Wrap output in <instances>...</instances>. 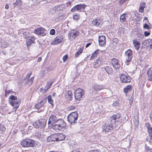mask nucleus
<instances>
[{"label": "nucleus", "instance_id": "obj_21", "mask_svg": "<svg viewBox=\"0 0 152 152\" xmlns=\"http://www.w3.org/2000/svg\"><path fill=\"white\" fill-rule=\"evenodd\" d=\"M133 44L135 48L137 50H138L140 46V42L136 39H134L133 40Z\"/></svg>", "mask_w": 152, "mask_h": 152}, {"label": "nucleus", "instance_id": "obj_24", "mask_svg": "<svg viewBox=\"0 0 152 152\" xmlns=\"http://www.w3.org/2000/svg\"><path fill=\"white\" fill-rule=\"evenodd\" d=\"M46 100L44 99V100H42L39 102L35 105V107L37 109H39L44 104Z\"/></svg>", "mask_w": 152, "mask_h": 152}, {"label": "nucleus", "instance_id": "obj_19", "mask_svg": "<svg viewBox=\"0 0 152 152\" xmlns=\"http://www.w3.org/2000/svg\"><path fill=\"white\" fill-rule=\"evenodd\" d=\"M78 35V33L76 31H73L68 34V36L71 39H74Z\"/></svg>", "mask_w": 152, "mask_h": 152}, {"label": "nucleus", "instance_id": "obj_15", "mask_svg": "<svg viewBox=\"0 0 152 152\" xmlns=\"http://www.w3.org/2000/svg\"><path fill=\"white\" fill-rule=\"evenodd\" d=\"M45 31V28H39L34 30V33L37 35H42V36L45 34L44 31Z\"/></svg>", "mask_w": 152, "mask_h": 152}, {"label": "nucleus", "instance_id": "obj_30", "mask_svg": "<svg viewBox=\"0 0 152 152\" xmlns=\"http://www.w3.org/2000/svg\"><path fill=\"white\" fill-rule=\"evenodd\" d=\"M147 74L149 78V80L151 81L152 80V67L149 69L147 71Z\"/></svg>", "mask_w": 152, "mask_h": 152}, {"label": "nucleus", "instance_id": "obj_41", "mask_svg": "<svg viewBox=\"0 0 152 152\" xmlns=\"http://www.w3.org/2000/svg\"><path fill=\"white\" fill-rule=\"evenodd\" d=\"M6 129V128L5 127L4 125L0 123V132H4Z\"/></svg>", "mask_w": 152, "mask_h": 152}, {"label": "nucleus", "instance_id": "obj_60", "mask_svg": "<svg viewBox=\"0 0 152 152\" xmlns=\"http://www.w3.org/2000/svg\"><path fill=\"white\" fill-rule=\"evenodd\" d=\"M146 149H147L148 152L152 148H150V147H149L148 146H147L146 147Z\"/></svg>", "mask_w": 152, "mask_h": 152}, {"label": "nucleus", "instance_id": "obj_64", "mask_svg": "<svg viewBox=\"0 0 152 152\" xmlns=\"http://www.w3.org/2000/svg\"><path fill=\"white\" fill-rule=\"evenodd\" d=\"M89 152H99V151L97 150H94L91 151Z\"/></svg>", "mask_w": 152, "mask_h": 152}, {"label": "nucleus", "instance_id": "obj_2", "mask_svg": "<svg viewBox=\"0 0 152 152\" xmlns=\"http://www.w3.org/2000/svg\"><path fill=\"white\" fill-rule=\"evenodd\" d=\"M35 141L29 138L23 140L21 142V145L24 147H33L35 145Z\"/></svg>", "mask_w": 152, "mask_h": 152}, {"label": "nucleus", "instance_id": "obj_16", "mask_svg": "<svg viewBox=\"0 0 152 152\" xmlns=\"http://www.w3.org/2000/svg\"><path fill=\"white\" fill-rule=\"evenodd\" d=\"M102 128L104 132H108L112 129V125L111 124H105L103 126Z\"/></svg>", "mask_w": 152, "mask_h": 152}, {"label": "nucleus", "instance_id": "obj_40", "mask_svg": "<svg viewBox=\"0 0 152 152\" xmlns=\"http://www.w3.org/2000/svg\"><path fill=\"white\" fill-rule=\"evenodd\" d=\"M22 4V2L20 0H16V2L13 3V5L14 7L16 6H20Z\"/></svg>", "mask_w": 152, "mask_h": 152}, {"label": "nucleus", "instance_id": "obj_36", "mask_svg": "<svg viewBox=\"0 0 152 152\" xmlns=\"http://www.w3.org/2000/svg\"><path fill=\"white\" fill-rule=\"evenodd\" d=\"M150 39H148L144 41L142 43L143 46H145L146 47L149 46Z\"/></svg>", "mask_w": 152, "mask_h": 152}, {"label": "nucleus", "instance_id": "obj_7", "mask_svg": "<svg viewBox=\"0 0 152 152\" xmlns=\"http://www.w3.org/2000/svg\"><path fill=\"white\" fill-rule=\"evenodd\" d=\"M86 6V5L84 4H78L71 9V11L72 12H75L77 11H79L80 10H84V8Z\"/></svg>", "mask_w": 152, "mask_h": 152}, {"label": "nucleus", "instance_id": "obj_17", "mask_svg": "<svg viewBox=\"0 0 152 152\" xmlns=\"http://www.w3.org/2000/svg\"><path fill=\"white\" fill-rule=\"evenodd\" d=\"M25 38H27L26 44L27 46H29L32 43H33L35 40V38L33 36L28 37L26 35L25 36Z\"/></svg>", "mask_w": 152, "mask_h": 152}, {"label": "nucleus", "instance_id": "obj_20", "mask_svg": "<svg viewBox=\"0 0 152 152\" xmlns=\"http://www.w3.org/2000/svg\"><path fill=\"white\" fill-rule=\"evenodd\" d=\"M134 125L135 128H137L139 125L138 115H135L134 117Z\"/></svg>", "mask_w": 152, "mask_h": 152}, {"label": "nucleus", "instance_id": "obj_63", "mask_svg": "<svg viewBox=\"0 0 152 152\" xmlns=\"http://www.w3.org/2000/svg\"><path fill=\"white\" fill-rule=\"evenodd\" d=\"M42 58L41 57H40L38 58L37 60L38 62H40L42 60Z\"/></svg>", "mask_w": 152, "mask_h": 152}, {"label": "nucleus", "instance_id": "obj_44", "mask_svg": "<svg viewBox=\"0 0 152 152\" xmlns=\"http://www.w3.org/2000/svg\"><path fill=\"white\" fill-rule=\"evenodd\" d=\"M48 102L52 105L53 104V101L52 98V96L50 95L48 96Z\"/></svg>", "mask_w": 152, "mask_h": 152}, {"label": "nucleus", "instance_id": "obj_9", "mask_svg": "<svg viewBox=\"0 0 152 152\" xmlns=\"http://www.w3.org/2000/svg\"><path fill=\"white\" fill-rule=\"evenodd\" d=\"M78 115H69L67 116V120L71 124L75 123L77 120Z\"/></svg>", "mask_w": 152, "mask_h": 152}, {"label": "nucleus", "instance_id": "obj_14", "mask_svg": "<svg viewBox=\"0 0 152 152\" xmlns=\"http://www.w3.org/2000/svg\"><path fill=\"white\" fill-rule=\"evenodd\" d=\"M99 45L102 46H103L106 44V38L103 35L99 37Z\"/></svg>", "mask_w": 152, "mask_h": 152}, {"label": "nucleus", "instance_id": "obj_34", "mask_svg": "<svg viewBox=\"0 0 152 152\" xmlns=\"http://www.w3.org/2000/svg\"><path fill=\"white\" fill-rule=\"evenodd\" d=\"M1 47L2 48H6L8 45V43L4 40H1Z\"/></svg>", "mask_w": 152, "mask_h": 152}, {"label": "nucleus", "instance_id": "obj_47", "mask_svg": "<svg viewBox=\"0 0 152 152\" xmlns=\"http://www.w3.org/2000/svg\"><path fill=\"white\" fill-rule=\"evenodd\" d=\"M12 92L11 90H9L8 91H7L6 89L5 90V96H7L8 95L10 94Z\"/></svg>", "mask_w": 152, "mask_h": 152}, {"label": "nucleus", "instance_id": "obj_18", "mask_svg": "<svg viewBox=\"0 0 152 152\" xmlns=\"http://www.w3.org/2000/svg\"><path fill=\"white\" fill-rule=\"evenodd\" d=\"M102 71L103 72H106L107 73L108 75L111 74L113 72V69L110 66H105L102 68Z\"/></svg>", "mask_w": 152, "mask_h": 152}, {"label": "nucleus", "instance_id": "obj_48", "mask_svg": "<svg viewBox=\"0 0 152 152\" xmlns=\"http://www.w3.org/2000/svg\"><path fill=\"white\" fill-rule=\"evenodd\" d=\"M50 34L51 35H54L55 34V30L54 29H52L50 30Z\"/></svg>", "mask_w": 152, "mask_h": 152}, {"label": "nucleus", "instance_id": "obj_31", "mask_svg": "<svg viewBox=\"0 0 152 152\" xmlns=\"http://www.w3.org/2000/svg\"><path fill=\"white\" fill-rule=\"evenodd\" d=\"M101 23V20L99 18L94 19L92 21L93 24L96 26H98Z\"/></svg>", "mask_w": 152, "mask_h": 152}, {"label": "nucleus", "instance_id": "obj_39", "mask_svg": "<svg viewBox=\"0 0 152 152\" xmlns=\"http://www.w3.org/2000/svg\"><path fill=\"white\" fill-rule=\"evenodd\" d=\"M56 134H54L50 135L52 141H57V136Z\"/></svg>", "mask_w": 152, "mask_h": 152}, {"label": "nucleus", "instance_id": "obj_25", "mask_svg": "<svg viewBox=\"0 0 152 152\" xmlns=\"http://www.w3.org/2000/svg\"><path fill=\"white\" fill-rule=\"evenodd\" d=\"M94 89L96 91H100L104 88V86L102 85H98L96 84L92 86Z\"/></svg>", "mask_w": 152, "mask_h": 152}, {"label": "nucleus", "instance_id": "obj_53", "mask_svg": "<svg viewBox=\"0 0 152 152\" xmlns=\"http://www.w3.org/2000/svg\"><path fill=\"white\" fill-rule=\"evenodd\" d=\"M149 46L151 48H152V39H150Z\"/></svg>", "mask_w": 152, "mask_h": 152}, {"label": "nucleus", "instance_id": "obj_45", "mask_svg": "<svg viewBox=\"0 0 152 152\" xmlns=\"http://www.w3.org/2000/svg\"><path fill=\"white\" fill-rule=\"evenodd\" d=\"M119 105V102L117 101H114L113 105L115 107L118 106Z\"/></svg>", "mask_w": 152, "mask_h": 152}, {"label": "nucleus", "instance_id": "obj_38", "mask_svg": "<svg viewBox=\"0 0 152 152\" xmlns=\"http://www.w3.org/2000/svg\"><path fill=\"white\" fill-rule=\"evenodd\" d=\"M148 130L151 138L150 141L152 142V128H148Z\"/></svg>", "mask_w": 152, "mask_h": 152}, {"label": "nucleus", "instance_id": "obj_13", "mask_svg": "<svg viewBox=\"0 0 152 152\" xmlns=\"http://www.w3.org/2000/svg\"><path fill=\"white\" fill-rule=\"evenodd\" d=\"M53 83V81H50L47 82V83L45 86L44 88H41L40 89V91L41 92L44 93L51 87Z\"/></svg>", "mask_w": 152, "mask_h": 152}, {"label": "nucleus", "instance_id": "obj_46", "mask_svg": "<svg viewBox=\"0 0 152 152\" xmlns=\"http://www.w3.org/2000/svg\"><path fill=\"white\" fill-rule=\"evenodd\" d=\"M79 15L76 14L73 15V18L75 20H78L79 19Z\"/></svg>", "mask_w": 152, "mask_h": 152}, {"label": "nucleus", "instance_id": "obj_28", "mask_svg": "<svg viewBox=\"0 0 152 152\" xmlns=\"http://www.w3.org/2000/svg\"><path fill=\"white\" fill-rule=\"evenodd\" d=\"M145 5V2H141L140 3L139 10L140 12L142 13L144 12V8L146 7Z\"/></svg>", "mask_w": 152, "mask_h": 152}, {"label": "nucleus", "instance_id": "obj_29", "mask_svg": "<svg viewBox=\"0 0 152 152\" xmlns=\"http://www.w3.org/2000/svg\"><path fill=\"white\" fill-rule=\"evenodd\" d=\"M118 40L116 38L113 39L112 41V46H113V48L115 49L116 48V46L117 44L118 43Z\"/></svg>", "mask_w": 152, "mask_h": 152}, {"label": "nucleus", "instance_id": "obj_3", "mask_svg": "<svg viewBox=\"0 0 152 152\" xmlns=\"http://www.w3.org/2000/svg\"><path fill=\"white\" fill-rule=\"evenodd\" d=\"M46 121L44 119H40L33 124V125L36 128L42 129L46 126Z\"/></svg>", "mask_w": 152, "mask_h": 152}, {"label": "nucleus", "instance_id": "obj_43", "mask_svg": "<svg viewBox=\"0 0 152 152\" xmlns=\"http://www.w3.org/2000/svg\"><path fill=\"white\" fill-rule=\"evenodd\" d=\"M83 51V49L82 48H80L78 51L75 54V56L78 57L80 54L82 53Z\"/></svg>", "mask_w": 152, "mask_h": 152}, {"label": "nucleus", "instance_id": "obj_8", "mask_svg": "<svg viewBox=\"0 0 152 152\" xmlns=\"http://www.w3.org/2000/svg\"><path fill=\"white\" fill-rule=\"evenodd\" d=\"M120 78L121 81L123 83H128L131 81L130 77L124 74H121Z\"/></svg>", "mask_w": 152, "mask_h": 152}, {"label": "nucleus", "instance_id": "obj_42", "mask_svg": "<svg viewBox=\"0 0 152 152\" xmlns=\"http://www.w3.org/2000/svg\"><path fill=\"white\" fill-rule=\"evenodd\" d=\"M34 78V77H32L29 80L27 79L28 80L26 84L29 86L31 85L32 83Z\"/></svg>", "mask_w": 152, "mask_h": 152}, {"label": "nucleus", "instance_id": "obj_56", "mask_svg": "<svg viewBox=\"0 0 152 152\" xmlns=\"http://www.w3.org/2000/svg\"><path fill=\"white\" fill-rule=\"evenodd\" d=\"M146 126L148 128V129L151 127L150 126V124L148 123H147L146 124Z\"/></svg>", "mask_w": 152, "mask_h": 152}, {"label": "nucleus", "instance_id": "obj_52", "mask_svg": "<svg viewBox=\"0 0 152 152\" xmlns=\"http://www.w3.org/2000/svg\"><path fill=\"white\" fill-rule=\"evenodd\" d=\"M144 34L145 36L147 37L150 35V32H148L147 31H145L144 32Z\"/></svg>", "mask_w": 152, "mask_h": 152}, {"label": "nucleus", "instance_id": "obj_4", "mask_svg": "<svg viewBox=\"0 0 152 152\" xmlns=\"http://www.w3.org/2000/svg\"><path fill=\"white\" fill-rule=\"evenodd\" d=\"M9 99H11L10 102V103L12 107L16 109L18 107L19 105V103L20 102L17 99V98L16 96H15L13 95H11L9 97Z\"/></svg>", "mask_w": 152, "mask_h": 152}, {"label": "nucleus", "instance_id": "obj_27", "mask_svg": "<svg viewBox=\"0 0 152 152\" xmlns=\"http://www.w3.org/2000/svg\"><path fill=\"white\" fill-rule=\"evenodd\" d=\"M57 136V141H60L64 140L65 138V135L62 133L56 134Z\"/></svg>", "mask_w": 152, "mask_h": 152}, {"label": "nucleus", "instance_id": "obj_5", "mask_svg": "<svg viewBox=\"0 0 152 152\" xmlns=\"http://www.w3.org/2000/svg\"><path fill=\"white\" fill-rule=\"evenodd\" d=\"M84 91L83 89L80 88L77 89L75 92V97L78 100H82L84 97Z\"/></svg>", "mask_w": 152, "mask_h": 152}, {"label": "nucleus", "instance_id": "obj_54", "mask_svg": "<svg viewBox=\"0 0 152 152\" xmlns=\"http://www.w3.org/2000/svg\"><path fill=\"white\" fill-rule=\"evenodd\" d=\"M127 0H119V2L120 4H122L125 1Z\"/></svg>", "mask_w": 152, "mask_h": 152}, {"label": "nucleus", "instance_id": "obj_32", "mask_svg": "<svg viewBox=\"0 0 152 152\" xmlns=\"http://www.w3.org/2000/svg\"><path fill=\"white\" fill-rule=\"evenodd\" d=\"M99 53V50H97L94 52L92 54V55L90 58V60H93L94 58L97 56V55Z\"/></svg>", "mask_w": 152, "mask_h": 152}, {"label": "nucleus", "instance_id": "obj_62", "mask_svg": "<svg viewBox=\"0 0 152 152\" xmlns=\"http://www.w3.org/2000/svg\"><path fill=\"white\" fill-rule=\"evenodd\" d=\"M144 20H147L148 22V18L147 17H144Z\"/></svg>", "mask_w": 152, "mask_h": 152}, {"label": "nucleus", "instance_id": "obj_35", "mask_svg": "<svg viewBox=\"0 0 152 152\" xmlns=\"http://www.w3.org/2000/svg\"><path fill=\"white\" fill-rule=\"evenodd\" d=\"M120 115H114L112 116L113 119L118 121L120 120Z\"/></svg>", "mask_w": 152, "mask_h": 152}, {"label": "nucleus", "instance_id": "obj_22", "mask_svg": "<svg viewBox=\"0 0 152 152\" xmlns=\"http://www.w3.org/2000/svg\"><path fill=\"white\" fill-rule=\"evenodd\" d=\"M58 120L57 119L56 117L54 115H52L49 118L48 123L50 124L51 123H53L54 124V123H56Z\"/></svg>", "mask_w": 152, "mask_h": 152}, {"label": "nucleus", "instance_id": "obj_6", "mask_svg": "<svg viewBox=\"0 0 152 152\" xmlns=\"http://www.w3.org/2000/svg\"><path fill=\"white\" fill-rule=\"evenodd\" d=\"M132 57V51L130 49L127 50L125 53L124 57L125 60V62H131Z\"/></svg>", "mask_w": 152, "mask_h": 152}, {"label": "nucleus", "instance_id": "obj_33", "mask_svg": "<svg viewBox=\"0 0 152 152\" xmlns=\"http://www.w3.org/2000/svg\"><path fill=\"white\" fill-rule=\"evenodd\" d=\"M132 86L131 85H129L127 86L124 89V91L126 94H127L129 91L131 90Z\"/></svg>", "mask_w": 152, "mask_h": 152}, {"label": "nucleus", "instance_id": "obj_57", "mask_svg": "<svg viewBox=\"0 0 152 152\" xmlns=\"http://www.w3.org/2000/svg\"><path fill=\"white\" fill-rule=\"evenodd\" d=\"M31 73H30L28 74V75L26 76V79H28L29 77H30Z\"/></svg>", "mask_w": 152, "mask_h": 152}, {"label": "nucleus", "instance_id": "obj_12", "mask_svg": "<svg viewBox=\"0 0 152 152\" xmlns=\"http://www.w3.org/2000/svg\"><path fill=\"white\" fill-rule=\"evenodd\" d=\"M112 64L116 69H119L120 67V64L118 60L116 58H113L111 61Z\"/></svg>", "mask_w": 152, "mask_h": 152}, {"label": "nucleus", "instance_id": "obj_50", "mask_svg": "<svg viewBox=\"0 0 152 152\" xmlns=\"http://www.w3.org/2000/svg\"><path fill=\"white\" fill-rule=\"evenodd\" d=\"M40 74L42 77H43L45 75V72L44 70L40 72Z\"/></svg>", "mask_w": 152, "mask_h": 152}, {"label": "nucleus", "instance_id": "obj_55", "mask_svg": "<svg viewBox=\"0 0 152 152\" xmlns=\"http://www.w3.org/2000/svg\"><path fill=\"white\" fill-rule=\"evenodd\" d=\"M47 141L48 142H50V141H52L50 136L48 137L47 138Z\"/></svg>", "mask_w": 152, "mask_h": 152}, {"label": "nucleus", "instance_id": "obj_61", "mask_svg": "<svg viewBox=\"0 0 152 152\" xmlns=\"http://www.w3.org/2000/svg\"><path fill=\"white\" fill-rule=\"evenodd\" d=\"M133 100V98H130V102H129L130 104H131L132 103Z\"/></svg>", "mask_w": 152, "mask_h": 152}, {"label": "nucleus", "instance_id": "obj_59", "mask_svg": "<svg viewBox=\"0 0 152 152\" xmlns=\"http://www.w3.org/2000/svg\"><path fill=\"white\" fill-rule=\"evenodd\" d=\"M138 34H137V35H138ZM139 36H138V37H140L141 38H142L144 37V36L141 34H139Z\"/></svg>", "mask_w": 152, "mask_h": 152}, {"label": "nucleus", "instance_id": "obj_26", "mask_svg": "<svg viewBox=\"0 0 152 152\" xmlns=\"http://www.w3.org/2000/svg\"><path fill=\"white\" fill-rule=\"evenodd\" d=\"M72 93L71 91L69 90L65 93V97L68 100H70L72 96Z\"/></svg>", "mask_w": 152, "mask_h": 152}, {"label": "nucleus", "instance_id": "obj_51", "mask_svg": "<svg viewBox=\"0 0 152 152\" xmlns=\"http://www.w3.org/2000/svg\"><path fill=\"white\" fill-rule=\"evenodd\" d=\"M67 58L68 56L66 55L63 57L62 59L64 62L67 60Z\"/></svg>", "mask_w": 152, "mask_h": 152}, {"label": "nucleus", "instance_id": "obj_49", "mask_svg": "<svg viewBox=\"0 0 152 152\" xmlns=\"http://www.w3.org/2000/svg\"><path fill=\"white\" fill-rule=\"evenodd\" d=\"M143 28L147 29H149L150 27L148 25L147 23H145L143 26Z\"/></svg>", "mask_w": 152, "mask_h": 152}, {"label": "nucleus", "instance_id": "obj_58", "mask_svg": "<svg viewBox=\"0 0 152 152\" xmlns=\"http://www.w3.org/2000/svg\"><path fill=\"white\" fill-rule=\"evenodd\" d=\"M69 112L68 113H69L70 114H72V113H74V114H78L76 112H71L70 111H69Z\"/></svg>", "mask_w": 152, "mask_h": 152}, {"label": "nucleus", "instance_id": "obj_11", "mask_svg": "<svg viewBox=\"0 0 152 152\" xmlns=\"http://www.w3.org/2000/svg\"><path fill=\"white\" fill-rule=\"evenodd\" d=\"M103 62V59L102 58H97L94 64L93 67L94 68H98L102 64Z\"/></svg>", "mask_w": 152, "mask_h": 152}, {"label": "nucleus", "instance_id": "obj_10", "mask_svg": "<svg viewBox=\"0 0 152 152\" xmlns=\"http://www.w3.org/2000/svg\"><path fill=\"white\" fill-rule=\"evenodd\" d=\"M63 39V36L61 35H59L56 37L54 40L51 42V44L52 45H56L61 43Z\"/></svg>", "mask_w": 152, "mask_h": 152}, {"label": "nucleus", "instance_id": "obj_23", "mask_svg": "<svg viewBox=\"0 0 152 152\" xmlns=\"http://www.w3.org/2000/svg\"><path fill=\"white\" fill-rule=\"evenodd\" d=\"M59 6H56L50 9L48 12L50 14H52L54 13L56 11H58L60 10Z\"/></svg>", "mask_w": 152, "mask_h": 152}, {"label": "nucleus", "instance_id": "obj_1", "mask_svg": "<svg viewBox=\"0 0 152 152\" xmlns=\"http://www.w3.org/2000/svg\"><path fill=\"white\" fill-rule=\"evenodd\" d=\"M53 128L55 130H61L63 128H66V123L62 119H58L53 125L52 124Z\"/></svg>", "mask_w": 152, "mask_h": 152}, {"label": "nucleus", "instance_id": "obj_37", "mask_svg": "<svg viewBox=\"0 0 152 152\" xmlns=\"http://www.w3.org/2000/svg\"><path fill=\"white\" fill-rule=\"evenodd\" d=\"M127 16V15L126 14H124L121 15V16L120 20L121 22H124L126 19V17Z\"/></svg>", "mask_w": 152, "mask_h": 152}]
</instances>
